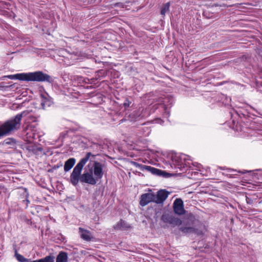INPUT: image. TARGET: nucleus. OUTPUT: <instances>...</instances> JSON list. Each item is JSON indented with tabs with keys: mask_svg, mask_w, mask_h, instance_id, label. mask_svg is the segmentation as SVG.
Returning a JSON list of instances; mask_svg holds the SVG:
<instances>
[{
	"mask_svg": "<svg viewBox=\"0 0 262 262\" xmlns=\"http://www.w3.org/2000/svg\"><path fill=\"white\" fill-rule=\"evenodd\" d=\"M95 156V155H93L91 152H88L85 156L81 159L74 168L70 176L71 183L74 186H76L79 181L82 183H85L92 185L97 183V181L93 175V173L90 171V172H84L82 174H81L84 165L91 157L94 158Z\"/></svg>",
	"mask_w": 262,
	"mask_h": 262,
	"instance_id": "f257e3e1",
	"label": "nucleus"
},
{
	"mask_svg": "<svg viewBox=\"0 0 262 262\" xmlns=\"http://www.w3.org/2000/svg\"><path fill=\"white\" fill-rule=\"evenodd\" d=\"M11 79H18L26 81L34 82H52L53 80L51 76L41 71H36L28 73H20L14 75H10L7 76Z\"/></svg>",
	"mask_w": 262,
	"mask_h": 262,
	"instance_id": "f03ea898",
	"label": "nucleus"
},
{
	"mask_svg": "<svg viewBox=\"0 0 262 262\" xmlns=\"http://www.w3.org/2000/svg\"><path fill=\"white\" fill-rule=\"evenodd\" d=\"M26 114L25 112H23L17 114L12 119L5 122L0 126V138L9 135L13 130H17L20 127V121L23 116Z\"/></svg>",
	"mask_w": 262,
	"mask_h": 262,
	"instance_id": "7ed1b4c3",
	"label": "nucleus"
},
{
	"mask_svg": "<svg viewBox=\"0 0 262 262\" xmlns=\"http://www.w3.org/2000/svg\"><path fill=\"white\" fill-rule=\"evenodd\" d=\"M161 220L166 224L167 227L169 225L171 227H174L182 224V221L172 212L164 213L161 216Z\"/></svg>",
	"mask_w": 262,
	"mask_h": 262,
	"instance_id": "20e7f679",
	"label": "nucleus"
},
{
	"mask_svg": "<svg viewBox=\"0 0 262 262\" xmlns=\"http://www.w3.org/2000/svg\"><path fill=\"white\" fill-rule=\"evenodd\" d=\"M103 165L97 161H95L93 166L90 171L93 173V175L97 181L101 180L103 176Z\"/></svg>",
	"mask_w": 262,
	"mask_h": 262,
	"instance_id": "39448f33",
	"label": "nucleus"
},
{
	"mask_svg": "<svg viewBox=\"0 0 262 262\" xmlns=\"http://www.w3.org/2000/svg\"><path fill=\"white\" fill-rule=\"evenodd\" d=\"M150 202L155 203V193L149 189L148 192L144 193L141 195L140 204L142 206H145Z\"/></svg>",
	"mask_w": 262,
	"mask_h": 262,
	"instance_id": "423d86ee",
	"label": "nucleus"
},
{
	"mask_svg": "<svg viewBox=\"0 0 262 262\" xmlns=\"http://www.w3.org/2000/svg\"><path fill=\"white\" fill-rule=\"evenodd\" d=\"M168 192L165 190H160L155 194V203L162 204L168 196Z\"/></svg>",
	"mask_w": 262,
	"mask_h": 262,
	"instance_id": "0eeeda50",
	"label": "nucleus"
},
{
	"mask_svg": "<svg viewBox=\"0 0 262 262\" xmlns=\"http://www.w3.org/2000/svg\"><path fill=\"white\" fill-rule=\"evenodd\" d=\"M173 210L175 213L182 215L185 212V210L183 207V203L181 199H176L173 203Z\"/></svg>",
	"mask_w": 262,
	"mask_h": 262,
	"instance_id": "6e6552de",
	"label": "nucleus"
},
{
	"mask_svg": "<svg viewBox=\"0 0 262 262\" xmlns=\"http://www.w3.org/2000/svg\"><path fill=\"white\" fill-rule=\"evenodd\" d=\"M78 230L80 237L84 241L89 242L94 238L91 232L89 230L81 227H79Z\"/></svg>",
	"mask_w": 262,
	"mask_h": 262,
	"instance_id": "1a4fd4ad",
	"label": "nucleus"
},
{
	"mask_svg": "<svg viewBox=\"0 0 262 262\" xmlns=\"http://www.w3.org/2000/svg\"><path fill=\"white\" fill-rule=\"evenodd\" d=\"M40 96L41 98V105L43 109L45 110L47 107H50L52 105L53 103L52 99L47 93L41 94Z\"/></svg>",
	"mask_w": 262,
	"mask_h": 262,
	"instance_id": "9d476101",
	"label": "nucleus"
},
{
	"mask_svg": "<svg viewBox=\"0 0 262 262\" xmlns=\"http://www.w3.org/2000/svg\"><path fill=\"white\" fill-rule=\"evenodd\" d=\"M179 230L184 234L194 233L197 235L202 234V232L192 227H181Z\"/></svg>",
	"mask_w": 262,
	"mask_h": 262,
	"instance_id": "9b49d317",
	"label": "nucleus"
},
{
	"mask_svg": "<svg viewBox=\"0 0 262 262\" xmlns=\"http://www.w3.org/2000/svg\"><path fill=\"white\" fill-rule=\"evenodd\" d=\"M130 227V225L125 221L121 220L115 226L116 230H126Z\"/></svg>",
	"mask_w": 262,
	"mask_h": 262,
	"instance_id": "f8f14e48",
	"label": "nucleus"
},
{
	"mask_svg": "<svg viewBox=\"0 0 262 262\" xmlns=\"http://www.w3.org/2000/svg\"><path fill=\"white\" fill-rule=\"evenodd\" d=\"M76 162L75 158H71L66 161L64 165V170L66 172L69 171L74 165Z\"/></svg>",
	"mask_w": 262,
	"mask_h": 262,
	"instance_id": "ddd939ff",
	"label": "nucleus"
},
{
	"mask_svg": "<svg viewBox=\"0 0 262 262\" xmlns=\"http://www.w3.org/2000/svg\"><path fill=\"white\" fill-rule=\"evenodd\" d=\"M68 258L67 253L61 251L57 255L56 262H67Z\"/></svg>",
	"mask_w": 262,
	"mask_h": 262,
	"instance_id": "4468645a",
	"label": "nucleus"
},
{
	"mask_svg": "<svg viewBox=\"0 0 262 262\" xmlns=\"http://www.w3.org/2000/svg\"><path fill=\"white\" fill-rule=\"evenodd\" d=\"M145 170L150 172L151 173L157 176L160 175V174L162 172V170H161L147 165H146V166L145 167Z\"/></svg>",
	"mask_w": 262,
	"mask_h": 262,
	"instance_id": "2eb2a0df",
	"label": "nucleus"
},
{
	"mask_svg": "<svg viewBox=\"0 0 262 262\" xmlns=\"http://www.w3.org/2000/svg\"><path fill=\"white\" fill-rule=\"evenodd\" d=\"M169 7H170V3L168 2L166 4H165L161 10V14L163 15V16H165L166 12H168L169 10Z\"/></svg>",
	"mask_w": 262,
	"mask_h": 262,
	"instance_id": "dca6fc26",
	"label": "nucleus"
},
{
	"mask_svg": "<svg viewBox=\"0 0 262 262\" xmlns=\"http://www.w3.org/2000/svg\"><path fill=\"white\" fill-rule=\"evenodd\" d=\"M15 256L17 260L20 262H28V259L25 258L23 255L18 254L16 251H15Z\"/></svg>",
	"mask_w": 262,
	"mask_h": 262,
	"instance_id": "f3484780",
	"label": "nucleus"
},
{
	"mask_svg": "<svg viewBox=\"0 0 262 262\" xmlns=\"http://www.w3.org/2000/svg\"><path fill=\"white\" fill-rule=\"evenodd\" d=\"M54 258L52 256H47L44 258L39 259V262H54Z\"/></svg>",
	"mask_w": 262,
	"mask_h": 262,
	"instance_id": "a211bd4d",
	"label": "nucleus"
},
{
	"mask_svg": "<svg viewBox=\"0 0 262 262\" xmlns=\"http://www.w3.org/2000/svg\"><path fill=\"white\" fill-rule=\"evenodd\" d=\"M130 163L135 167L139 168L141 170H145V167L146 165H142L134 161H131Z\"/></svg>",
	"mask_w": 262,
	"mask_h": 262,
	"instance_id": "6ab92c4d",
	"label": "nucleus"
},
{
	"mask_svg": "<svg viewBox=\"0 0 262 262\" xmlns=\"http://www.w3.org/2000/svg\"><path fill=\"white\" fill-rule=\"evenodd\" d=\"M171 174L169 173L166 172L165 171H162V172L159 175V176H162L164 178H168L169 177Z\"/></svg>",
	"mask_w": 262,
	"mask_h": 262,
	"instance_id": "aec40b11",
	"label": "nucleus"
},
{
	"mask_svg": "<svg viewBox=\"0 0 262 262\" xmlns=\"http://www.w3.org/2000/svg\"><path fill=\"white\" fill-rule=\"evenodd\" d=\"M130 102L128 99H125V101L124 102L123 105L124 106L125 108L128 107L130 104Z\"/></svg>",
	"mask_w": 262,
	"mask_h": 262,
	"instance_id": "412c9836",
	"label": "nucleus"
},
{
	"mask_svg": "<svg viewBox=\"0 0 262 262\" xmlns=\"http://www.w3.org/2000/svg\"><path fill=\"white\" fill-rule=\"evenodd\" d=\"M13 142L14 141L12 139H8L5 141V142L6 144H11V143Z\"/></svg>",
	"mask_w": 262,
	"mask_h": 262,
	"instance_id": "4be33fe9",
	"label": "nucleus"
},
{
	"mask_svg": "<svg viewBox=\"0 0 262 262\" xmlns=\"http://www.w3.org/2000/svg\"><path fill=\"white\" fill-rule=\"evenodd\" d=\"M246 202H247V203L248 204H251L252 203V200L250 198H249L248 197H246Z\"/></svg>",
	"mask_w": 262,
	"mask_h": 262,
	"instance_id": "5701e85b",
	"label": "nucleus"
},
{
	"mask_svg": "<svg viewBox=\"0 0 262 262\" xmlns=\"http://www.w3.org/2000/svg\"><path fill=\"white\" fill-rule=\"evenodd\" d=\"M228 170L229 171H234L233 169H229Z\"/></svg>",
	"mask_w": 262,
	"mask_h": 262,
	"instance_id": "b1692460",
	"label": "nucleus"
}]
</instances>
